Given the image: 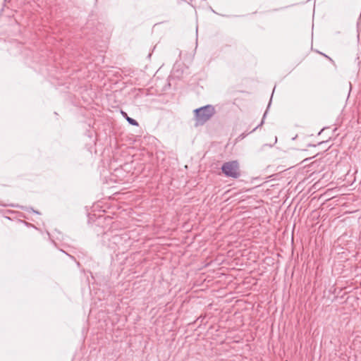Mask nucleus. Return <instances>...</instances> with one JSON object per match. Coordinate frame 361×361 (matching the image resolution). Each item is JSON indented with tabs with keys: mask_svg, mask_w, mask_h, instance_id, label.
Listing matches in <instances>:
<instances>
[{
	"mask_svg": "<svg viewBox=\"0 0 361 361\" xmlns=\"http://www.w3.org/2000/svg\"><path fill=\"white\" fill-rule=\"evenodd\" d=\"M106 173H107L106 171L105 170H103V171H102V173H101V176H102V178L104 179V182L106 183H108L109 181L111 180V178L110 176L109 178L107 179Z\"/></svg>",
	"mask_w": 361,
	"mask_h": 361,
	"instance_id": "nucleus-5",
	"label": "nucleus"
},
{
	"mask_svg": "<svg viewBox=\"0 0 361 361\" xmlns=\"http://www.w3.org/2000/svg\"><path fill=\"white\" fill-rule=\"evenodd\" d=\"M262 124H263V121H261V123H260V124H259V125H258L257 126H258V127H259V126H261Z\"/></svg>",
	"mask_w": 361,
	"mask_h": 361,
	"instance_id": "nucleus-9",
	"label": "nucleus"
},
{
	"mask_svg": "<svg viewBox=\"0 0 361 361\" xmlns=\"http://www.w3.org/2000/svg\"><path fill=\"white\" fill-rule=\"evenodd\" d=\"M222 173L225 176L237 179L241 176L240 164L238 161H226L221 166Z\"/></svg>",
	"mask_w": 361,
	"mask_h": 361,
	"instance_id": "nucleus-2",
	"label": "nucleus"
},
{
	"mask_svg": "<svg viewBox=\"0 0 361 361\" xmlns=\"http://www.w3.org/2000/svg\"><path fill=\"white\" fill-rule=\"evenodd\" d=\"M216 113L214 106L208 104L194 110L195 126H203Z\"/></svg>",
	"mask_w": 361,
	"mask_h": 361,
	"instance_id": "nucleus-1",
	"label": "nucleus"
},
{
	"mask_svg": "<svg viewBox=\"0 0 361 361\" xmlns=\"http://www.w3.org/2000/svg\"><path fill=\"white\" fill-rule=\"evenodd\" d=\"M104 222L107 230L104 233L102 236V240L104 245L110 247L111 245V238H113V231L111 227L113 225V220L110 216H101L99 218V223Z\"/></svg>",
	"mask_w": 361,
	"mask_h": 361,
	"instance_id": "nucleus-3",
	"label": "nucleus"
},
{
	"mask_svg": "<svg viewBox=\"0 0 361 361\" xmlns=\"http://www.w3.org/2000/svg\"><path fill=\"white\" fill-rule=\"evenodd\" d=\"M257 128L258 126L255 127L252 130H251V133H253V131H255Z\"/></svg>",
	"mask_w": 361,
	"mask_h": 361,
	"instance_id": "nucleus-8",
	"label": "nucleus"
},
{
	"mask_svg": "<svg viewBox=\"0 0 361 361\" xmlns=\"http://www.w3.org/2000/svg\"><path fill=\"white\" fill-rule=\"evenodd\" d=\"M119 111L126 118V120L130 124L136 126H138V123L135 119L129 117L126 112L123 111L121 109H120Z\"/></svg>",
	"mask_w": 361,
	"mask_h": 361,
	"instance_id": "nucleus-4",
	"label": "nucleus"
},
{
	"mask_svg": "<svg viewBox=\"0 0 361 361\" xmlns=\"http://www.w3.org/2000/svg\"><path fill=\"white\" fill-rule=\"evenodd\" d=\"M325 57H326L327 59H329L330 61H332L331 58L329 57L328 56L322 54Z\"/></svg>",
	"mask_w": 361,
	"mask_h": 361,
	"instance_id": "nucleus-6",
	"label": "nucleus"
},
{
	"mask_svg": "<svg viewBox=\"0 0 361 361\" xmlns=\"http://www.w3.org/2000/svg\"><path fill=\"white\" fill-rule=\"evenodd\" d=\"M307 146H308V147H315V146H316V145H311V144H308V145H307Z\"/></svg>",
	"mask_w": 361,
	"mask_h": 361,
	"instance_id": "nucleus-7",
	"label": "nucleus"
}]
</instances>
